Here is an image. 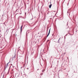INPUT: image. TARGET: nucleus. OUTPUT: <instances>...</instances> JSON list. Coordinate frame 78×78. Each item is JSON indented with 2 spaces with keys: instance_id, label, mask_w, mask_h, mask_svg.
<instances>
[{
  "instance_id": "f257e3e1",
  "label": "nucleus",
  "mask_w": 78,
  "mask_h": 78,
  "mask_svg": "<svg viewBox=\"0 0 78 78\" xmlns=\"http://www.w3.org/2000/svg\"><path fill=\"white\" fill-rule=\"evenodd\" d=\"M50 29H50L49 30V33H48V35L47 36V37H48V36L49 35V34H50Z\"/></svg>"
},
{
  "instance_id": "f03ea898",
  "label": "nucleus",
  "mask_w": 78,
  "mask_h": 78,
  "mask_svg": "<svg viewBox=\"0 0 78 78\" xmlns=\"http://www.w3.org/2000/svg\"><path fill=\"white\" fill-rule=\"evenodd\" d=\"M51 6H52V4H51L49 6V8H51Z\"/></svg>"
},
{
  "instance_id": "7ed1b4c3",
  "label": "nucleus",
  "mask_w": 78,
  "mask_h": 78,
  "mask_svg": "<svg viewBox=\"0 0 78 78\" xmlns=\"http://www.w3.org/2000/svg\"><path fill=\"white\" fill-rule=\"evenodd\" d=\"M22 26L21 27V32L22 31Z\"/></svg>"
},
{
  "instance_id": "20e7f679",
  "label": "nucleus",
  "mask_w": 78,
  "mask_h": 78,
  "mask_svg": "<svg viewBox=\"0 0 78 78\" xmlns=\"http://www.w3.org/2000/svg\"><path fill=\"white\" fill-rule=\"evenodd\" d=\"M9 62L8 63H7L6 64V67H7V66H8V64H9Z\"/></svg>"
},
{
  "instance_id": "39448f33",
  "label": "nucleus",
  "mask_w": 78,
  "mask_h": 78,
  "mask_svg": "<svg viewBox=\"0 0 78 78\" xmlns=\"http://www.w3.org/2000/svg\"><path fill=\"white\" fill-rule=\"evenodd\" d=\"M26 14H27V13L26 12H25V16H26Z\"/></svg>"
},
{
  "instance_id": "423d86ee",
  "label": "nucleus",
  "mask_w": 78,
  "mask_h": 78,
  "mask_svg": "<svg viewBox=\"0 0 78 78\" xmlns=\"http://www.w3.org/2000/svg\"><path fill=\"white\" fill-rule=\"evenodd\" d=\"M59 39L58 40V43H59Z\"/></svg>"
},
{
  "instance_id": "0eeeda50",
  "label": "nucleus",
  "mask_w": 78,
  "mask_h": 78,
  "mask_svg": "<svg viewBox=\"0 0 78 78\" xmlns=\"http://www.w3.org/2000/svg\"><path fill=\"white\" fill-rule=\"evenodd\" d=\"M33 19V17H32V19H31V20H32Z\"/></svg>"
},
{
  "instance_id": "6e6552de",
  "label": "nucleus",
  "mask_w": 78,
  "mask_h": 78,
  "mask_svg": "<svg viewBox=\"0 0 78 78\" xmlns=\"http://www.w3.org/2000/svg\"><path fill=\"white\" fill-rule=\"evenodd\" d=\"M6 68H5V69H4L5 70H6Z\"/></svg>"
},
{
  "instance_id": "1a4fd4ad",
  "label": "nucleus",
  "mask_w": 78,
  "mask_h": 78,
  "mask_svg": "<svg viewBox=\"0 0 78 78\" xmlns=\"http://www.w3.org/2000/svg\"><path fill=\"white\" fill-rule=\"evenodd\" d=\"M67 25H68V22L67 23Z\"/></svg>"
},
{
  "instance_id": "9d476101",
  "label": "nucleus",
  "mask_w": 78,
  "mask_h": 78,
  "mask_svg": "<svg viewBox=\"0 0 78 78\" xmlns=\"http://www.w3.org/2000/svg\"><path fill=\"white\" fill-rule=\"evenodd\" d=\"M19 48H20V47H19Z\"/></svg>"
},
{
  "instance_id": "9b49d317",
  "label": "nucleus",
  "mask_w": 78,
  "mask_h": 78,
  "mask_svg": "<svg viewBox=\"0 0 78 78\" xmlns=\"http://www.w3.org/2000/svg\"><path fill=\"white\" fill-rule=\"evenodd\" d=\"M64 54H66V53H64Z\"/></svg>"
},
{
  "instance_id": "f8f14e48",
  "label": "nucleus",
  "mask_w": 78,
  "mask_h": 78,
  "mask_svg": "<svg viewBox=\"0 0 78 78\" xmlns=\"http://www.w3.org/2000/svg\"><path fill=\"white\" fill-rule=\"evenodd\" d=\"M7 31H8V30H6V32H7Z\"/></svg>"
},
{
  "instance_id": "ddd939ff",
  "label": "nucleus",
  "mask_w": 78,
  "mask_h": 78,
  "mask_svg": "<svg viewBox=\"0 0 78 78\" xmlns=\"http://www.w3.org/2000/svg\"><path fill=\"white\" fill-rule=\"evenodd\" d=\"M4 77V75L3 76V77Z\"/></svg>"
},
{
  "instance_id": "4468645a",
  "label": "nucleus",
  "mask_w": 78,
  "mask_h": 78,
  "mask_svg": "<svg viewBox=\"0 0 78 78\" xmlns=\"http://www.w3.org/2000/svg\"><path fill=\"white\" fill-rule=\"evenodd\" d=\"M68 5H69V3L68 4Z\"/></svg>"
},
{
  "instance_id": "2eb2a0df",
  "label": "nucleus",
  "mask_w": 78,
  "mask_h": 78,
  "mask_svg": "<svg viewBox=\"0 0 78 78\" xmlns=\"http://www.w3.org/2000/svg\"><path fill=\"white\" fill-rule=\"evenodd\" d=\"M39 70V69H38L37 70Z\"/></svg>"
},
{
  "instance_id": "dca6fc26",
  "label": "nucleus",
  "mask_w": 78,
  "mask_h": 78,
  "mask_svg": "<svg viewBox=\"0 0 78 78\" xmlns=\"http://www.w3.org/2000/svg\"><path fill=\"white\" fill-rule=\"evenodd\" d=\"M68 12H67V13H68Z\"/></svg>"
},
{
  "instance_id": "f3484780",
  "label": "nucleus",
  "mask_w": 78,
  "mask_h": 78,
  "mask_svg": "<svg viewBox=\"0 0 78 78\" xmlns=\"http://www.w3.org/2000/svg\"><path fill=\"white\" fill-rule=\"evenodd\" d=\"M50 3L51 4V2H50Z\"/></svg>"
},
{
  "instance_id": "a211bd4d",
  "label": "nucleus",
  "mask_w": 78,
  "mask_h": 78,
  "mask_svg": "<svg viewBox=\"0 0 78 78\" xmlns=\"http://www.w3.org/2000/svg\"><path fill=\"white\" fill-rule=\"evenodd\" d=\"M27 69H28V68H27Z\"/></svg>"
}]
</instances>
